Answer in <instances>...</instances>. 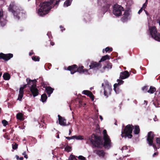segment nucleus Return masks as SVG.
Returning a JSON list of instances; mask_svg holds the SVG:
<instances>
[{
    "label": "nucleus",
    "mask_w": 160,
    "mask_h": 160,
    "mask_svg": "<svg viewBox=\"0 0 160 160\" xmlns=\"http://www.w3.org/2000/svg\"><path fill=\"white\" fill-rule=\"evenodd\" d=\"M88 139L93 146L97 148H101L103 147L106 149H109L111 147V142L109 137L104 138L103 142L101 136L93 133L88 137Z\"/></svg>",
    "instance_id": "1"
},
{
    "label": "nucleus",
    "mask_w": 160,
    "mask_h": 160,
    "mask_svg": "<svg viewBox=\"0 0 160 160\" xmlns=\"http://www.w3.org/2000/svg\"><path fill=\"white\" fill-rule=\"evenodd\" d=\"M51 4V3L48 2H44L41 3L40 8L38 9V14L40 16H43L48 14L52 8Z\"/></svg>",
    "instance_id": "2"
},
{
    "label": "nucleus",
    "mask_w": 160,
    "mask_h": 160,
    "mask_svg": "<svg viewBox=\"0 0 160 160\" xmlns=\"http://www.w3.org/2000/svg\"><path fill=\"white\" fill-rule=\"evenodd\" d=\"M133 128L134 126L132 124L126 125L124 129L122 130L121 136L122 137H124L125 138L128 137L129 138H131L132 137V133Z\"/></svg>",
    "instance_id": "3"
},
{
    "label": "nucleus",
    "mask_w": 160,
    "mask_h": 160,
    "mask_svg": "<svg viewBox=\"0 0 160 160\" xmlns=\"http://www.w3.org/2000/svg\"><path fill=\"white\" fill-rule=\"evenodd\" d=\"M155 135L154 132L152 131H150L148 133L147 141V143L149 146H152L155 151H157V148L156 145L153 143V139Z\"/></svg>",
    "instance_id": "4"
},
{
    "label": "nucleus",
    "mask_w": 160,
    "mask_h": 160,
    "mask_svg": "<svg viewBox=\"0 0 160 160\" xmlns=\"http://www.w3.org/2000/svg\"><path fill=\"white\" fill-rule=\"evenodd\" d=\"M105 86L104 84L102 83V86L104 88V95L106 98H107L108 95L111 94L112 91L111 86L109 84V82L107 80L105 81Z\"/></svg>",
    "instance_id": "5"
},
{
    "label": "nucleus",
    "mask_w": 160,
    "mask_h": 160,
    "mask_svg": "<svg viewBox=\"0 0 160 160\" xmlns=\"http://www.w3.org/2000/svg\"><path fill=\"white\" fill-rule=\"evenodd\" d=\"M113 12L114 14L117 16L122 15V12L124 11L123 8L121 6L116 4L113 7Z\"/></svg>",
    "instance_id": "6"
},
{
    "label": "nucleus",
    "mask_w": 160,
    "mask_h": 160,
    "mask_svg": "<svg viewBox=\"0 0 160 160\" xmlns=\"http://www.w3.org/2000/svg\"><path fill=\"white\" fill-rule=\"evenodd\" d=\"M150 32L152 37L156 40L160 42V33H158L156 28L152 27L150 29Z\"/></svg>",
    "instance_id": "7"
},
{
    "label": "nucleus",
    "mask_w": 160,
    "mask_h": 160,
    "mask_svg": "<svg viewBox=\"0 0 160 160\" xmlns=\"http://www.w3.org/2000/svg\"><path fill=\"white\" fill-rule=\"evenodd\" d=\"M102 64L99 61L98 62L92 61L91 62L90 65H89V69H98L101 67Z\"/></svg>",
    "instance_id": "8"
},
{
    "label": "nucleus",
    "mask_w": 160,
    "mask_h": 160,
    "mask_svg": "<svg viewBox=\"0 0 160 160\" xmlns=\"http://www.w3.org/2000/svg\"><path fill=\"white\" fill-rule=\"evenodd\" d=\"M36 86L37 85L34 84L32 86H31L29 88L31 94L34 97L38 96L39 93L38 90Z\"/></svg>",
    "instance_id": "9"
},
{
    "label": "nucleus",
    "mask_w": 160,
    "mask_h": 160,
    "mask_svg": "<svg viewBox=\"0 0 160 160\" xmlns=\"http://www.w3.org/2000/svg\"><path fill=\"white\" fill-rule=\"evenodd\" d=\"M13 57L12 53L4 54L2 52L0 53V59H3L5 61H7Z\"/></svg>",
    "instance_id": "10"
},
{
    "label": "nucleus",
    "mask_w": 160,
    "mask_h": 160,
    "mask_svg": "<svg viewBox=\"0 0 160 160\" xmlns=\"http://www.w3.org/2000/svg\"><path fill=\"white\" fill-rule=\"evenodd\" d=\"M77 72H78L80 74H84L86 75L89 74L88 70L87 69H85L84 66H82L78 67L77 66Z\"/></svg>",
    "instance_id": "11"
},
{
    "label": "nucleus",
    "mask_w": 160,
    "mask_h": 160,
    "mask_svg": "<svg viewBox=\"0 0 160 160\" xmlns=\"http://www.w3.org/2000/svg\"><path fill=\"white\" fill-rule=\"evenodd\" d=\"M59 124L62 126H67L68 124H66V119L64 118L61 117L59 115H58Z\"/></svg>",
    "instance_id": "12"
},
{
    "label": "nucleus",
    "mask_w": 160,
    "mask_h": 160,
    "mask_svg": "<svg viewBox=\"0 0 160 160\" xmlns=\"http://www.w3.org/2000/svg\"><path fill=\"white\" fill-rule=\"evenodd\" d=\"M77 65L76 64H73L68 67L67 70L70 71L71 74H73L77 72Z\"/></svg>",
    "instance_id": "13"
},
{
    "label": "nucleus",
    "mask_w": 160,
    "mask_h": 160,
    "mask_svg": "<svg viewBox=\"0 0 160 160\" xmlns=\"http://www.w3.org/2000/svg\"><path fill=\"white\" fill-rule=\"evenodd\" d=\"M130 74L127 71H124L120 73L119 78L121 79H124L128 78Z\"/></svg>",
    "instance_id": "14"
},
{
    "label": "nucleus",
    "mask_w": 160,
    "mask_h": 160,
    "mask_svg": "<svg viewBox=\"0 0 160 160\" xmlns=\"http://www.w3.org/2000/svg\"><path fill=\"white\" fill-rule=\"evenodd\" d=\"M26 81L27 82V84L28 85V87L30 88L31 86H32L33 85L35 84L36 85V82L37 81L36 79H34L32 80L29 79V78H28L26 79Z\"/></svg>",
    "instance_id": "15"
},
{
    "label": "nucleus",
    "mask_w": 160,
    "mask_h": 160,
    "mask_svg": "<svg viewBox=\"0 0 160 160\" xmlns=\"http://www.w3.org/2000/svg\"><path fill=\"white\" fill-rule=\"evenodd\" d=\"M94 153L98 155L99 157L103 158L105 154V152L103 150H96L93 151Z\"/></svg>",
    "instance_id": "16"
},
{
    "label": "nucleus",
    "mask_w": 160,
    "mask_h": 160,
    "mask_svg": "<svg viewBox=\"0 0 160 160\" xmlns=\"http://www.w3.org/2000/svg\"><path fill=\"white\" fill-rule=\"evenodd\" d=\"M129 14V11L128 10H126L123 15V16L122 18V21L123 22L127 21L128 20V18Z\"/></svg>",
    "instance_id": "17"
},
{
    "label": "nucleus",
    "mask_w": 160,
    "mask_h": 160,
    "mask_svg": "<svg viewBox=\"0 0 160 160\" xmlns=\"http://www.w3.org/2000/svg\"><path fill=\"white\" fill-rule=\"evenodd\" d=\"M13 3H11L9 5V11L11 12L12 13H13V14L14 16H16V18H18L19 19V18H18V14L17 11H15L13 10Z\"/></svg>",
    "instance_id": "18"
},
{
    "label": "nucleus",
    "mask_w": 160,
    "mask_h": 160,
    "mask_svg": "<svg viewBox=\"0 0 160 160\" xmlns=\"http://www.w3.org/2000/svg\"><path fill=\"white\" fill-rule=\"evenodd\" d=\"M46 91L48 95V97H49L51 93H52L54 90V89L52 88L50 86L47 87L45 88Z\"/></svg>",
    "instance_id": "19"
},
{
    "label": "nucleus",
    "mask_w": 160,
    "mask_h": 160,
    "mask_svg": "<svg viewBox=\"0 0 160 160\" xmlns=\"http://www.w3.org/2000/svg\"><path fill=\"white\" fill-rule=\"evenodd\" d=\"M133 129H134L133 132L134 134H138L139 133L140 129L139 126L136 125L134 126Z\"/></svg>",
    "instance_id": "20"
},
{
    "label": "nucleus",
    "mask_w": 160,
    "mask_h": 160,
    "mask_svg": "<svg viewBox=\"0 0 160 160\" xmlns=\"http://www.w3.org/2000/svg\"><path fill=\"white\" fill-rule=\"evenodd\" d=\"M112 64L111 63L108 62L106 66H105L103 67V69L101 72H104L106 68L108 69H111L112 68Z\"/></svg>",
    "instance_id": "21"
},
{
    "label": "nucleus",
    "mask_w": 160,
    "mask_h": 160,
    "mask_svg": "<svg viewBox=\"0 0 160 160\" xmlns=\"http://www.w3.org/2000/svg\"><path fill=\"white\" fill-rule=\"evenodd\" d=\"M153 104L156 107H160V100L155 99L153 101Z\"/></svg>",
    "instance_id": "22"
},
{
    "label": "nucleus",
    "mask_w": 160,
    "mask_h": 160,
    "mask_svg": "<svg viewBox=\"0 0 160 160\" xmlns=\"http://www.w3.org/2000/svg\"><path fill=\"white\" fill-rule=\"evenodd\" d=\"M16 118L18 119L21 121H23L24 119L23 118V115L21 112H19L17 114Z\"/></svg>",
    "instance_id": "23"
},
{
    "label": "nucleus",
    "mask_w": 160,
    "mask_h": 160,
    "mask_svg": "<svg viewBox=\"0 0 160 160\" xmlns=\"http://www.w3.org/2000/svg\"><path fill=\"white\" fill-rule=\"evenodd\" d=\"M3 77L4 80H8L10 79L11 76L9 74L6 72L3 74Z\"/></svg>",
    "instance_id": "24"
},
{
    "label": "nucleus",
    "mask_w": 160,
    "mask_h": 160,
    "mask_svg": "<svg viewBox=\"0 0 160 160\" xmlns=\"http://www.w3.org/2000/svg\"><path fill=\"white\" fill-rule=\"evenodd\" d=\"M110 59V58L109 56L108 55H106L103 56H102L99 61V62L101 63L102 62L104 61L107 59Z\"/></svg>",
    "instance_id": "25"
},
{
    "label": "nucleus",
    "mask_w": 160,
    "mask_h": 160,
    "mask_svg": "<svg viewBox=\"0 0 160 160\" xmlns=\"http://www.w3.org/2000/svg\"><path fill=\"white\" fill-rule=\"evenodd\" d=\"M47 99V96L46 93L42 94L41 96V101L43 102H45Z\"/></svg>",
    "instance_id": "26"
},
{
    "label": "nucleus",
    "mask_w": 160,
    "mask_h": 160,
    "mask_svg": "<svg viewBox=\"0 0 160 160\" xmlns=\"http://www.w3.org/2000/svg\"><path fill=\"white\" fill-rule=\"evenodd\" d=\"M156 91V88L153 86H151L150 87L149 89L148 90V92L150 93H153Z\"/></svg>",
    "instance_id": "27"
},
{
    "label": "nucleus",
    "mask_w": 160,
    "mask_h": 160,
    "mask_svg": "<svg viewBox=\"0 0 160 160\" xmlns=\"http://www.w3.org/2000/svg\"><path fill=\"white\" fill-rule=\"evenodd\" d=\"M110 6L111 5L110 4H108L104 6L103 10V11L105 12L108 11H109Z\"/></svg>",
    "instance_id": "28"
},
{
    "label": "nucleus",
    "mask_w": 160,
    "mask_h": 160,
    "mask_svg": "<svg viewBox=\"0 0 160 160\" xmlns=\"http://www.w3.org/2000/svg\"><path fill=\"white\" fill-rule=\"evenodd\" d=\"M72 0H66L64 3V5L66 7H68L70 6L72 2Z\"/></svg>",
    "instance_id": "29"
},
{
    "label": "nucleus",
    "mask_w": 160,
    "mask_h": 160,
    "mask_svg": "<svg viewBox=\"0 0 160 160\" xmlns=\"http://www.w3.org/2000/svg\"><path fill=\"white\" fill-rule=\"evenodd\" d=\"M91 99H92V101H93L94 99V96L93 95L92 93L90 91L89 93H88L87 95Z\"/></svg>",
    "instance_id": "30"
},
{
    "label": "nucleus",
    "mask_w": 160,
    "mask_h": 160,
    "mask_svg": "<svg viewBox=\"0 0 160 160\" xmlns=\"http://www.w3.org/2000/svg\"><path fill=\"white\" fill-rule=\"evenodd\" d=\"M32 59L34 61H39L40 60V58L38 56H33L32 58Z\"/></svg>",
    "instance_id": "31"
},
{
    "label": "nucleus",
    "mask_w": 160,
    "mask_h": 160,
    "mask_svg": "<svg viewBox=\"0 0 160 160\" xmlns=\"http://www.w3.org/2000/svg\"><path fill=\"white\" fill-rule=\"evenodd\" d=\"M74 138L73 139H75L77 140H82L83 139V138H82V136L81 135L79 136H73Z\"/></svg>",
    "instance_id": "32"
},
{
    "label": "nucleus",
    "mask_w": 160,
    "mask_h": 160,
    "mask_svg": "<svg viewBox=\"0 0 160 160\" xmlns=\"http://www.w3.org/2000/svg\"><path fill=\"white\" fill-rule=\"evenodd\" d=\"M69 159L70 160H77L75 156L72 154L70 155L69 158Z\"/></svg>",
    "instance_id": "33"
},
{
    "label": "nucleus",
    "mask_w": 160,
    "mask_h": 160,
    "mask_svg": "<svg viewBox=\"0 0 160 160\" xmlns=\"http://www.w3.org/2000/svg\"><path fill=\"white\" fill-rule=\"evenodd\" d=\"M71 147L68 145H67L65 148V150L68 152H70L71 150Z\"/></svg>",
    "instance_id": "34"
},
{
    "label": "nucleus",
    "mask_w": 160,
    "mask_h": 160,
    "mask_svg": "<svg viewBox=\"0 0 160 160\" xmlns=\"http://www.w3.org/2000/svg\"><path fill=\"white\" fill-rule=\"evenodd\" d=\"M103 138L109 137L107 133V132L106 130L104 129L103 130Z\"/></svg>",
    "instance_id": "35"
},
{
    "label": "nucleus",
    "mask_w": 160,
    "mask_h": 160,
    "mask_svg": "<svg viewBox=\"0 0 160 160\" xmlns=\"http://www.w3.org/2000/svg\"><path fill=\"white\" fill-rule=\"evenodd\" d=\"M148 86H146L143 87L142 88V90L145 92H148Z\"/></svg>",
    "instance_id": "36"
},
{
    "label": "nucleus",
    "mask_w": 160,
    "mask_h": 160,
    "mask_svg": "<svg viewBox=\"0 0 160 160\" xmlns=\"http://www.w3.org/2000/svg\"><path fill=\"white\" fill-rule=\"evenodd\" d=\"M156 142L157 144L159 146V148L160 147V138H156Z\"/></svg>",
    "instance_id": "37"
},
{
    "label": "nucleus",
    "mask_w": 160,
    "mask_h": 160,
    "mask_svg": "<svg viewBox=\"0 0 160 160\" xmlns=\"http://www.w3.org/2000/svg\"><path fill=\"white\" fill-rule=\"evenodd\" d=\"M2 122L3 126H6L8 124V122L4 119L2 120Z\"/></svg>",
    "instance_id": "38"
},
{
    "label": "nucleus",
    "mask_w": 160,
    "mask_h": 160,
    "mask_svg": "<svg viewBox=\"0 0 160 160\" xmlns=\"http://www.w3.org/2000/svg\"><path fill=\"white\" fill-rule=\"evenodd\" d=\"M105 51L106 52L108 51L112 52V48L107 47L105 48Z\"/></svg>",
    "instance_id": "39"
},
{
    "label": "nucleus",
    "mask_w": 160,
    "mask_h": 160,
    "mask_svg": "<svg viewBox=\"0 0 160 160\" xmlns=\"http://www.w3.org/2000/svg\"><path fill=\"white\" fill-rule=\"evenodd\" d=\"M6 24V22L5 21H2L1 19H0V26H4Z\"/></svg>",
    "instance_id": "40"
},
{
    "label": "nucleus",
    "mask_w": 160,
    "mask_h": 160,
    "mask_svg": "<svg viewBox=\"0 0 160 160\" xmlns=\"http://www.w3.org/2000/svg\"><path fill=\"white\" fill-rule=\"evenodd\" d=\"M18 144L16 143H15L14 144H13L12 145V149L14 150H15L18 148Z\"/></svg>",
    "instance_id": "41"
},
{
    "label": "nucleus",
    "mask_w": 160,
    "mask_h": 160,
    "mask_svg": "<svg viewBox=\"0 0 160 160\" xmlns=\"http://www.w3.org/2000/svg\"><path fill=\"white\" fill-rule=\"evenodd\" d=\"M23 94L19 93L18 96V100L21 101L22 98Z\"/></svg>",
    "instance_id": "42"
},
{
    "label": "nucleus",
    "mask_w": 160,
    "mask_h": 160,
    "mask_svg": "<svg viewBox=\"0 0 160 160\" xmlns=\"http://www.w3.org/2000/svg\"><path fill=\"white\" fill-rule=\"evenodd\" d=\"M118 85H119V84L118 83H115V84H114V85L113 89L116 93H117V92L116 91V89H117V87L118 86Z\"/></svg>",
    "instance_id": "43"
},
{
    "label": "nucleus",
    "mask_w": 160,
    "mask_h": 160,
    "mask_svg": "<svg viewBox=\"0 0 160 160\" xmlns=\"http://www.w3.org/2000/svg\"><path fill=\"white\" fill-rule=\"evenodd\" d=\"M117 81L118 82L119 85L122 84L124 82V81L121 79H118Z\"/></svg>",
    "instance_id": "44"
},
{
    "label": "nucleus",
    "mask_w": 160,
    "mask_h": 160,
    "mask_svg": "<svg viewBox=\"0 0 160 160\" xmlns=\"http://www.w3.org/2000/svg\"><path fill=\"white\" fill-rule=\"evenodd\" d=\"M148 0H146L145 2L143 4V6H142V7H143V8H144V9L146 8L147 6V5L148 4Z\"/></svg>",
    "instance_id": "45"
},
{
    "label": "nucleus",
    "mask_w": 160,
    "mask_h": 160,
    "mask_svg": "<svg viewBox=\"0 0 160 160\" xmlns=\"http://www.w3.org/2000/svg\"><path fill=\"white\" fill-rule=\"evenodd\" d=\"M78 158L81 160H86V158L82 156H79L78 157Z\"/></svg>",
    "instance_id": "46"
},
{
    "label": "nucleus",
    "mask_w": 160,
    "mask_h": 160,
    "mask_svg": "<svg viewBox=\"0 0 160 160\" xmlns=\"http://www.w3.org/2000/svg\"><path fill=\"white\" fill-rule=\"evenodd\" d=\"M4 137L7 139L8 140H9L10 139V138L9 137L8 135L7 134V133H6L4 135Z\"/></svg>",
    "instance_id": "47"
},
{
    "label": "nucleus",
    "mask_w": 160,
    "mask_h": 160,
    "mask_svg": "<svg viewBox=\"0 0 160 160\" xmlns=\"http://www.w3.org/2000/svg\"><path fill=\"white\" fill-rule=\"evenodd\" d=\"M88 92L89 93L90 92L89 91L85 90H84L83 91V92H82V93L84 94H85V95H87L88 93Z\"/></svg>",
    "instance_id": "48"
},
{
    "label": "nucleus",
    "mask_w": 160,
    "mask_h": 160,
    "mask_svg": "<svg viewBox=\"0 0 160 160\" xmlns=\"http://www.w3.org/2000/svg\"><path fill=\"white\" fill-rule=\"evenodd\" d=\"M24 89L22 87H20L19 89V93L23 94Z\"/></svg>",
    "instance_id": "49"
},
{
    "label": "nucleus",
    "mask_w": 160,
    "mask_h": 160,
    "mask_svg": "<svg viewBox=\"0 0 160 160\" xmlns=\"http://www.w3.org/2000/svg\"><path fill=\"white\" fill-rule=\"evenodd\" d=\"M128 149V147L127 146H123L121 149V150H122V152H123V151L124 150H127Z\"/></svg>",
    "instance_id": "50"
},
{
    "label": "nucleus",
    "mask_w": 160,
    "mask_h": 160,
    "mask_svg": "<svg viewBox=\"0 0 160 160\" xmlns=\"http://www.w3.org/2000/svg\"><path fill=\"white\" fill-rule=\"evenodd\" d=\"M73 138H74L73 136H72L71 137H65L68 140H70L72 139H73Z\"/></svg>",
    "instance_id": "51"
},
{
    "label": "nucleus",
    "mask_w": 160,
    "mask_h": 160,
    "mask_svg": "<svg viewBox=\"0 0 160 160\" xmlns=\"http://www.w3.org/2000/svg\"><path fill=\"white\" fill-rule=\"evenodd\" d=\"M40 126L39 127L40 128H42L43 127H44L43 128H44V126L45 124V123L44 122H42V123H39Z\"/></svg>",
    "instance_id": "52"
},
{
    "label": "nucleus",
    "mask_w": 160,
    "mask_h": 160,
    "mask_svg": "<svg viewBox=\"0 0 160 160\" xmlns=\"http://www.w3.org/2000/svg\"><path fill=\"white\" fill-rule=\"evenodd\" d=\"M60 28L61 29V31L62 32L63 30H65V29L62 25L60 26Z\"/></svg>",
    "instance_id": "53"
},
{
    "label": "nucleus",
    "mask_w": 160,
    "mask_h": 160,
    "mask_svg": "<svg viewBox=\"0 0 160 160\" xmlns=\"http://www.w3.org/2000/svg\"><path fill=\"white\" fill-rule=\"evenodd\" d=\"M143 7L141 8L138 12V14H140L142 11Z\"/></svg>",
    "instance_id": "54"
},
{
    "label": "nucleus",
    "mask_w": 160,
    "mask_h": 160,
    "mask_svg": "<svg viewBox=\"0 0 160 160\" xmlns=\"http://www.w3.org/2000/svg\"><path fill=\"white\" fill-rule=\"evenodd\" d=\"M158 152H155L153 154V157H155L156 155H158Z\"/></svg>",
    "instance_id": "55"
},
{
    "label": "nucleus",
    "mask_w": 160,
    "mask_h": 160,
    "mask_svg": "<svg viewBox=\"0 0 160 160\" xmlns=\"http://www.w3.org/2000/svg\"><path fill=\"white\" fill-rule=\"evenodd\" d=\"M28 86V85L27 84V83L26 84H24L23 85V86L22 87V88L24 89H25V88H26L27 86Z\"/></svg>",
    "instance_id": "56"
},
{
    "label": "nucleus",
    "mask_w": 160,
    "mask_h": 160,
    "mask_svg": "<svg viewBox=\"0 0 160 160\" xmlns=\"http://www.w3.org/2000/svg\"><path fill=\"white\" fill-rule=\"evenodd\" d=\"M60 1V0H56V2L55 3V5H58L59 2Z\"/></svg>",
    "instance_id": "57"
},
{
    "label": "nucleus",
    "mask_w": 160,
    "mask_h": 160,
    "mask_svg": "<svg viewBox=\"0 0 160 160\" xmlns=\"http://www.w3.org/2000/svg\"><path fill=\"white\" fill-rule=\"evenodd\" d=\"M3 16L2 12L0 11V18H1Z\"/></svg>",
    "instance_id": "58"
},
{
    "label": "nucleus",
    "mask_w": 160,
    "mask_h": 160,
    "mask_svg": "<svg viewBox=\"0 0 160 160\" xmlns=\"http://www.w3.org/2000/svg\"><path fill=\"white\" fill-rule=\"evenodd\" d=\"M50 44L52 46H53L54 44V43L53 42H50Z\"/></svg>",
    "instance_id": "59"
},
{
    "label": "nucleus",
    "mask_w": 160,
    "mask_h": 160,
    "mask_svg": "<svg viewBox=\"0 0 160 160\" xmlns=\"http://www.w3.org/2000/svg\"><path fill=\"white\" fill-rule=\"evenodd\" d=\"M144 11L145 12V13H146V14L147 15H149V14L148 13V12L146 10H145L144 9Z\"/></svg>",
    "instance_id": "60"
},
{
    "label": "nucleus",
    "mask_w": 160,
    "mask_h": 160,
    "mask_svg": "<svg viewBox=\"0 0 160 160\" xmlns=\"http://www.w3.org/2000/svg\"><path fill=\"white\" fill-rule=\"evenodd\" d=\"M34 54V53L33 52H30L29 53V55L30 56H31L32 54Z\"/></svg>",
    "instance_id": "61"
},
{
    "label": "nucleus",
    "mask_w": 160,
    "mask_h": 160,
    "mask_svg": "<svg viewBox=\"0 0 160 160\" xmlns=\"http://www.w3.org/2000/svg\"><path fill=\"white\" fill-rule=\"evenodd\" d=\"M99 118L100 119H101V121H102L103 119L101 115L99 116Z\"/></svg>",
    "instance_id": "62"
},
{
    "label": "nucleus",
    "mask_w": 160,
    "mask_h": 160,
    "mask_svg": "<svg viewBox=\"0 0 160 160\" xmlns=\"http://www.w3.org/2000/svg\"><path fill=\"white\" fill-rule=\"evenodd\" d=\"M57 135L56 136V137L58 138H59V134L58 133V132L57 133Z\"/></svg>",
    "instance_id": "63"
},
{
    "label": "nucleus",
    "mask_w": 160,
    "mask_h": 160,
    "mask_svg": "<svg viewBox=\"0 0 160 160\" xmlns=\"http://www.w3.org/2000/svg\"><path fill=\"white\" fill-rule=\"evenodd\" d=\"M24 157L26 158L27 159L28 158V155L27 154L25 155H24Z\"/></svg>",
    "instance_id": "64"
}]
</instances>
